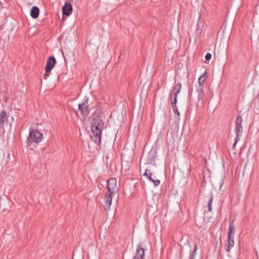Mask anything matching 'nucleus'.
Returning a JSON list of instances; mask_svg holds the SVG:
<instances>
[{"mask_svg": "<svg viewBox=\"0 0 259 259\" xmlns=\"http://www.w3.org/2000/svg\"><path fill=\"white\" fill-rule=\"evenodd\" d=\"M177 98L178 96L175 95L174 100L171 99L172 108H175L176 107V105H177L176 104L177 102Z\"/></svg>", "mask_w": 259, "mask_h": 259, "instance_id": "21", "label": "nucleus"}, {"mask_svg": "<svg viewBox=\"0 0 259 259\" xmlns=\"http://www.w3.org/2000/svg\"><path fill=\"white\" fill-rule=\"evenodd\" d=\"M103 126L104 122L100 116H97L93 119L91 124V131L93 135L91 138L98 145L101 144Z\"/></svg>", "mask_w": 259, "mask_h": 259, "instance_id": "1", "label": "nucleus"}, {"mask_svg": "<svg viewBox=\"0 0 259 259\" xmlns=\"http://www.w3.org/2000/svg\"><path fill=\"white\" fill-rule=\"evenodd\" d=\"M62 12L64 15L69 16L72 12V7L70 4L65 3L62 7Z\"/></svg>", "mask_w": 259, "mask_h": 259, "instance_id": "10", "label": "nucleus"}, {"mask_svg": "<svg viewBox=\"0 0 259 259\" xmlns=\"http://www.w3.org/2000/svg\"><path fill=\"white\" fill-rule=\"evenodd\" d=\"M88 108V99H84L82 103L78 104V109L82 116H86L89 114Z\"/></svg>", "mask_w": 259, "mask_h": 259, "instance_id": "6", "label": "nucleus"}, {"mask_svg": "<svg viewBox=\"0 0 259 259\" xmlns=\"http://www.w3.org/2000/svg\"><path fill=\"white\" fill-rule=\"evenodd\" d=\"M211 54L209 53H207L205 56V60L208 61L211 59Z\"/></svg>", "mask_w": 259, "mask_h": 259, "instance_id": "22", "label": "nucleus"}, {"mask_svg": "<svg viewBox=\"0 0 259 259\" xmlns=\"http://www.w3.org/2000/svg\"><path fill=\"white\" fill-rule=\"evenodd\" d=\"M182 88V84L180 82L176 84L174 88V95L178 96V94L180 92Z\"/></svg>", "mask_w": 259, "mask_h": 259, "instance_id": "16", "label": "nucleus"}, {"mask_svg": "<svg viewBox=\"0 0 259 259\" xmlns=\"http://www.w3.org/2000/svg\"><path fill=\"white\" fill-rule=\"evenodd\" d=\"M197 93H198V103L199 101H201L202 103H203V101L204 100V88H197Z\"/></svg>", "mask_w": 259, "mask_h": 259, "instance_id": "14", "label": "nucleus"}, {"mask_svg": "<svg viewBox=\"0 0 259 259\" xmlns=\"http://www.w3.org/2000/svg\"><path fill=\"white\" fill-rule=\"evenodd\" d=\"M189 94L191 95V93L190 92V91L189 92Z\"/></svg>", "mask_w": 259, "mask_h": 259, "instance_id": "25", "label": "nucleus"}, {"mask_svg": "<svg viewBox=\"0 0 259 259\" xmlns=\"http://www.w3.org/2000/svg\"><path fill=\"white\" fill-rule=\"evenodd\" d=\"M148 169H146L143 176L146 177L147 179L152 182L155 187L158 186L160 184V181L159 180H154L152 178V174L150 172H148Z\"/></svg>", "mask_w": 259, "mask_h": 259, "instance_id": "11", "label": "nucleus"}, {"mask_svg": "<svg viewBox=\"0 0 259 259\" xmlns=\"http://www.w3.org/2000/svg\"><path fill=\"white\" fill-rule=\"evenodd\" d=\"M49 73H47V72H46V73H45V74H44V78L45 79H47V78L48 77V76H49Z\"/></svg>", "mask_w": 259, "mask_h": 259, "instance_id": "24", "label": "nucleus"}, {"mask_svg": "<svg viewBox=\"0 0 259 259\" xmlns=\"http://www.w3.org/2000/svg\"><path fill=\"white\" fill-rule=\"evenodd\" d=\"M243 119L241 116L240 114L237 115L235 121V132L236 134V137L235 138V142L233 145V148H234L236 144L240 139V137L242 135L243 133V126H242Z\"/></svg>", "mask_w": 259, "mask_h": 259, "instance_id": "2", "label": "nucleus"}, {"mask_svg": "<svg viewBox=\"0 0 259 259\" xmlns=\"http://www.w3.org/2000/svg\"><path fill=\"white\" fill-rule=\"evenodd\" d=\"M173 110L176 114H178V115H180L179 112L177 107V105H176V107L175 108H173Z\"/></svg>", "mask_w": 259, "mask_h": 259, "instance_id": "23", "label": "nucleus"}, {"mask_svg": "<svg viewBox=\"0 0 259 259\" xmlns=\"http://www.w3.org/2000/svg\"><path fill=\"white\" fill-rule=\"evenodd\" d=\"M207 73L205 71L198 79L199 88H204V83L206 79Z\"/></svg>", "mask_w": 259, "mask_h": 259, "instance_id": "13", "label": "nucleus"}, {"mask_svg": "<svg viewBox=\"0 0 259 259\" xmlns=\"http://www.w3.org/2000/svg\"><path fill=\"white\" fill-rule=\"evenodd\" d=\"M56 63V60L54 56H50L48 58L47 65L45 67V72L47 73H50L52 68Z\"/></svg>", "mask_w": 259, "mask_h": 259, "instance_id": "7", "label": "nucleus"}, {"mask_svg": "<svg viewBox=\"0 0 259 259\" xmlns=\"http://www.w3.org/2000/svg\"><path fill=\"white\" fill-rule=\"evenodd\" d=\"M197 27V30H196L197 33H200L203 27V23L201 21V20H200V19L198 20Z\"/></svg>", "mask_w": 259, "mask_h": 259, "instance_id": "19", "label": "nucleus"}, {"mask_svg": "<svg viewBox=\"0 0 259 259\" xmlns=\"http://www.w3.org/2000/svg\"><path fill=\"white\" fill-rule=\"evenodd\" d=\"M197 250V244H195L194 247V250L191 253L189 259H194V257L196 255V252Z\"/></svg>", "mask_w": 259, "mask_h": 259, "instance_id": "20", "label": "nucleus"}, {"mask_svg": "<svg viewBox=\"0 0 259 259\" xmlns=\"http://www.w3.org/2000/svg\"><path fill=\"white\" fill-rule=\"evenodd\" d=\"M43 138V135L37 130H32L27 138V145L30 146L33 143H38Z\"/></svg>", "mask_w": 259, "mask_h": 259, "instance_id": "3", "label": "nucleus"}, {"mask_svg": "<svg viewBox=\"0 0 259 259\" xmlns=\"http://www.w3.org/2000/svg\"><path fill=\"white\" fill-rule=\"evenodd\" d=\"M213 200V194L212 193H210V196L209 197L208 200V211H211L212 210V202Z\"/></svg>", "mask_w": 259, "mask_h": 259, "instance_id": "17", "label": "nucleus"}, {"mask_svg": "<svg viewBox=\"0 0 259 259\" xmlns=\"http://www.w3.org/2000/svg\"><path fill=\"white\" fill-rule=\"evenodd\" d=\"M107 188L111 194H115L117 188V181L115 178H110L107 182Z\"/></svg>", "mask_w": 259, "mask_h": 259, "instance_id": "5", "label": "nucleus"}, {"mask_svg": "<svg viewBox=\"0 0 259 259\" xmlns=\"http://www.w3.org/2000/svg\"><path fill=\"white\" fill-rule=\"evenodd\" d=\"M115 194H111L109 193V194H106L105 196V209L106 210H108L110 208V206L112 203V199L113 196Z\"/></svg>", "mask_w": 259, "mask_h": 259, "instance_id": "9", "label": "nucleus"}, {"mask_svg": "<svg viewBox=\"0 0 259 259\" xmlns=\"http://www.w3.org/2000/svg\"><path fill=\"white\" fill-rule=\"evenodd\" d=\"M7 115V112L5 110H3V111L0 112V123H3L5 122Z\"/></svg>", "mask_w": 259, "mask_h": 259, "instance_id": "18", "label": "nucleus"}, {"mask_svg": "<svg viewBox=\"0 0 259 259\" xmlns=\"http://www.w3.org/2000/svg\"><path fill=\"white\" fill-rule=\"evenodd\" d=\"M39 14V9L36 6H33L30 11V15L33 19H36L38 18Z\"/></svg>", "mask_w": 259, "mask_h": 259, "instance_id": "12", "label": "nucleus"}, {"mask_svg": "<svg viewBox=\"0 0 259 259\" xmlns=\"http://www.w3.org/2000/svg\"><path fill=\"white\" fill-rule=\"evenodd\" d=\"M234 245V236H228L227 242L225 245V248L227 252H229Z\"/></svg>", "mask_w": 259, "mask_h": 259, "instance_id": "8", "label": "nucleus"}, {"mask_svg": "<svg viewBox=\"0 0 259 259\" xmlns=\"http://www.w3.org/2000/svg\"><path fill=\"white\" fill-rule=\"evenodd\" d=\"M235 221L233 220L229 222V230L228 233V236H234L233 234L235 231V228L234 226Z\"/></svg>", "mask_w": 259, "mask_h": 259, "instance_id": "15", "label": "nucleus"}, {"mask_svg": "<svg viewBox=\"0 0 259 259\" xmlns=\"http://www.w3.org/2000/svg\"><path fill=\"white\" fill-rule=\"evenodd\" d=\"M145 246L143 242H140L137 246L136 255L133 259H145Z\"/></svg>", "mask_w": 259, "mask_h": 259, "instance_id": "4", "label": "nucleus"}]
</instances>
